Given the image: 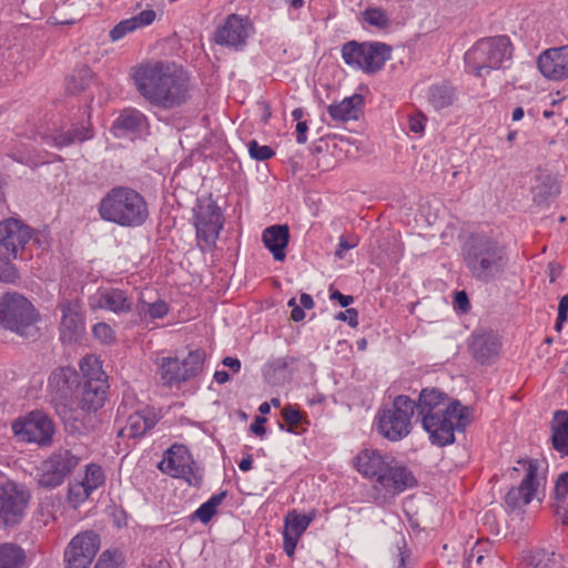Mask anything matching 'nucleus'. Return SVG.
Returning a JSON list of instances; mask_svg holds the SVG:
<instances>
[{"label":"nucleus","instance_id":"1","mask_svg":"<svg viewBox=\"0 0 568 568\" xmlns=\"http://www.w3.org/2000/svg\"><path fill=\"white\" fill-rule=\"evenodd\" d=\"M138 92L150 104L164 110L179 108L190 99V78L179 64L148 60L131 69Z\"/></svg>","mask_w":568,"mask_h":568},{"label":"nucleus","instance_id":"2","mask_svg":"<svg viewBox=\"0 0 568 568\" xmlns=\"http://www.w3.org/2000/svg\"><path fill=\"white\" fill-rule=\"evenodd\" d=\"M463 260L470 276L481 283L499 278L506 271V247L486 235H471L463 246Z\"/></svg>","mask_w":568,"mask_h":568},{"label":"nucleus","instance_id":"3","mask_svg":"<svg viewBox=\"0 0 568 568\" xmlns=\"http://www.w3.org/2000/svg\"><path fill=\"white\" fill-rule=\"evenodd\" d=\"M100 217L122 227H139L149 217L145 199L128 186H114L108 191L98 205Z\"/></svg>","mask_w":568,"mask_h":568},{"label":"nucleus","instance_id":"4","mask_svg":"<svg viewBox=\"0 0 568 568\" xmlns=\"http://www.w3.org/2000/svg\"><path fill=\"white\" fill-rule=\"evenodd\" d=\"M448 400L446 393L435 387H426L415 403L417 416L422 418L423 428L429 434L432 444L440 447L455 442V435L450 433V427L443 417L448 412Z\"/></svg>","mask_w":568,"mask_h":568},{"label":"nucleus","instance_id":"5","mask_svg":"<svg viewBox=\"0 0 568 568\" xmlns=\"http://www.w3.org/2000/svg\"><path fill=\"white\" fill-rule=\"evenodd\" d=\"M511 58V43L506 36L477 41L465 54L466 64L478 75L485 77L491 70L503 67Z\"/></svg>","mask_w":568,"mask_h":568},{"label":"nucleus","instance_id":"6","mask_svg":"<svg viewBox=\"0 0 568 568\" xmlns=\"http://www.w3.org/2000/svg\"><path fill=\"white\" fill-rule=\"evenodd\" d=\"M37 315L32 304L18 293L0 294V325L23 337L38 333Z\"/></svg>","mask_w":568,"mask_h":568},{"label":"nucleus","instance_id":"7","mask_svg":"<svg viewBox=\"0 0 568 568\" xmlns=\"http://www.w3.org/2000/svg\"><path fill=\"white\" fill-rule=\"evenodd\" d=\"M82 383H80L79 408L82 410H98L104 405L109 388L108 377L102 371L101 362L94 356H87L81 361Z\"/></svg>","mask_w":568,"mask_h":568},{"label":"nucleus","instance_id":"8","mask_svg":"<svg viewBox=\"0 0 568 568\" xmlns=\"http://www.w3.org/2000/svg\"><path fill=\"white\" fill-rule=\"evenodd\" d=\"M415 412V402L406 395L394 398L389 408L378 413V430L392 442L405 438L412 430L410 419Z\"/></svg>","mask_w":568,"mask_h":568},{"label":"nucleus","instance_id":"9","mask_svg":"<svg viewBox=\"0 0 568 568\" xmlns=\"http://www.w3.org/2000/svg\"><path fill=\"white\" fill-rule=\"evenodd\" d=\"M30 499V491L22 485L11 480L0 485V527H18L26 517Z\"/></svg>","mask_w":568,"mask_h":568},{"label":"nucleus","instance_id":"10","mask_svg":"<svg viewBox=\"0 0 568 568\" xmlns=\"http://www.w3.org/2000/svg\"><path fill=\"white\" fill-rule=\"evenodd\" d=\"M205 352L195 349L182 362L178 357H162L159 375L164 386L172 387L199 375L203 369Z\"/></svg>","mask_w":568,"mask_h":568},{"label":"nucleus","instance_id":"11","mask_svg":"<svg viewBox=\"0 0 568 568\" xmlns=\"http://www.w3.org/2000/svg\"><path fill=\"white\" fill-rule=\"evenodd\" d=\"M80 457L70 449L59 448L54 450L39 468L38 485L52 489L60 486L75 469Z\"/></svg>","mask_w":568,"mask_h":568},{"label":"nucleus","instance_id":"12","mask_svg":"<svg viewBox=\"0 0 568 568\" xmlns=\"http://www.w3.org/2000/svg\"><path fill=\"white\" fill-rule=\"evenodd\" d=\"M192 456L183 445H173L165 453L164 459L159 464V469L172 477L183 478L190 486L197 487L202 476L193 467Z\"/></svg>","mask_w":568,"mask_h":568},{"label":"nucleus","instance_id":"13","mask_svg":"<svg viewBox=\"0 0 568 568\" xmlns=\"http://www.w3.org/2000/svg\"><path fill=\"white\" fill-rule=\"evenodd\" d=\"M12 428L22 440L40 446L50 445L54 434L52 420L40 410L31 412L23 419L16 420Z\"/></svg>","mask_w":568,"mask_h":568},{"label":"nucleus","instance_id":"14","mask_svg":"<svg viewBox=\"0 0 568 568\" xmlns=\"http://www.w3.org/2000/svg\"><path fill=\"white\" fill-rule=\"evenodd\" d=\"M100 536L85 530L74 536L64 551V568H89L100 549Z\"/></svg>","mask_w":568,"mask_h":568},{"label":"nucleus","instance_id":"15","mask_svg":"<svg viewBox=\"0 0 568 568\" xmlns=\"http://www.w3.org/2000/svg\"><path fill=\"white\" fill-rule=\"evenodd\" d=\"M32 230L22 221L10 217L0 222V247L12 258L18 257L26 244L32 239Z\"/></svg>","mask_w":568,"mask_h":568},{"label":"nucleus","instance_id":"16","mask_svg":"<svg viewBox=\"0 0 568 568\" xmlns=\"http://www.w3.org/2000/svg\"><path fill=\"white\" fill-rule=\"evenodd\" d=\"M526 467V475L518 487H513L505 496V503L508 508L516 509L528 505L539 486L537 481L538 462L537 460H518Z\"/></svg>","mask_w":568,"mask_h":568},{"label":"nucleus","instance_id":"17","mask_svg":"<svg viewBox=\"0 0 568 568\" xmlns=\"http://www.w3.org/2000/svg\"><path fill=\"white\" fill-rule=\"evenodd\" d=\"M416 478L413 473L400 463L392 458L382 476H378L375 487L390 495L403 493L407 488L416 485Z\"/></svg>","mask_w":568,"mask_h":568},{"label":"nucleus","instance_id":"18","mask_svg":"<svg viewBox=\"0 0 568 568\" xmlns=\"http://www.w3.org/2000/svg\"><path fill=\"white\" fill-rule=\"evenodd\" d=\"M537 65L540 73L552 81L568 78V45L550 48L539 54Z\"/></svg>","mask_w":568,"mask_h":568},{"label":"nucleus","instance_id":"19","mask_svg":"<svg viewBox=\"0 0 568 568\" xmlns=\"http://www.w3.org/2000/svg\"><path fill=\"white\" fill-rule=\"evenodd\" d=\"M223 226L222 214L215 203L200 205L195 214L197 239L214 244Z\"/></svg>","mask_w":568,"mask_h":568},{"label":"nucleus","instance_id":"20","mask_svg":"<svg viewBox=\"0 0 568 568\" xmlns=\"http://www.w3.org/2000/svg\"><path fill=\"white\" fill-rule=\"evenodd\" d=\"M500 339L494 331L477 329L473 332L468 345L471 356L480 364L493 363L499 354Z\"/></svg>","mask_w":568,"mask_h":568},{"label":"nucleus","instance_id":"21","mask_svg":"<svg viewBox=\"0 0 568 568\" xmlns=\"http://www.w3.org/2000/svg\"><path fill=\"white\" fill-rule=\"evenodd\" d=\"M75 386H80V375L69 366L54 369L49 377V389L54 399L68 402Z\"/></svg>","mask_w":568,"mask_h":568},{"label":"nucleus","instance_id":"22","mask_svg":"<svg viewBox=\"0 0 568 568\" xmlns=\"http://www.w3.org/2000/svg\"><path fill=\"white\" fill-rule=\"evenodd\" d=\"M392 458L377 449L364 448L355 457L354 467L364 477L374 478L377 481Z\"/></svg>","mask_w":568,"mask_h":568},{"label":"nucleus","instance_id":"23","mask_svg":"<svg viewBox=\"0 0 568 568\" xmlns=\"http://www.w3.org/2000/svg\"><path fill=\"white\" fill-rule=\"evenodd\" d=\"M91 108L87 105L83 115L87 116L85 122H77L71 125L67 131H62L52 136L53 145L57 148L69 146L74 143H82L84 141L91 140L94 136V131L91 119Z\"/></svg>","mask_w":568,"mask_h":568},{"label":"nucleus","instance_id":"24","mask_svg":"<svg viewBox=\"0 0 568 568\" xmlns=\"http://www.w3.org/2000/svg\"><path fill=\"white\" fill-rule=\"evenodd\" d=\"M311 521V517L297 514L295 510L288 513L287 516L285 517L283 530V547L288 557L293 556L300 537L306 530Z\"/></svg>","mask_w":568,"mask_h":568},{"label":"nucleus","instance_id":"25","mask_svg":"<svg viewBox=\"0 0 568 568\" xmlns=\"http://www.w3.org/2000/svg\"><path fill=\"white\" fill-rule=\"evenodd\" d=\"M246 38L247 32L243 20L235 14L230 16L215 32V42L222 45H242Z\"/></svg>","mask_w":568,"mask_h":568},{"label":"nucleus","instance_id":"26","mask_svg":"<svg viewBox=\"0 0 568 568\" xmlns=\"http://www.w3.org/2000/svg\"><path fill=\"white\" fill-rule=\"evenodd\" d=\"M264 245L273 254L275 261H284L285 248L290 241V230L286 224L272 225L264 230L262 236Z\"/></svg>","mask_w":568,"mask_h":568},{"label":"nucleus","instance_id":"27","mask_svg":"<svg viewBox=\"0 0 568 568\" xmlns=\"http://www.w3.org/2000/svg\"><path fill=\"white\" fill-rule=\"evenodd\" d=\"M156 13L152 9L143 10L140 13L120 21L109 33L111 41L116 42L126 34L134 32L139 28L150 26L155 20Z\"/></svg>","mask_w":568,"mask_h":568},{"label":"nucleus","instance_id":"28","mask_svg":"<svg viewBox=\"0 0 568 568\" xmlns=\"http://www.w3.org/2000/svg\"><path fill=\"white\" fill-rule=\"evenodd\" d=\"M364 65L366 73H376L390 59L392 47L383 42H364Z\"/></svg>","mask_w":568,"mask_h":568},{"label":"nucleus","instance_id":"29","mask_svg":"<svg viewBox=\"0 0 568 568\" xmlns=\"http://www.w3.org/2000/svg\"><path fill=\"white\" fill-rule=\"evenodd\" d=\"M158 422L159 417L153 408L145 407L138 410L130 415L128 419L126 429L129 432V436L133 438L142 437L151 430Z\"/></svg>","mask_w":568,"mask_h":568},{"label":"nucleus","instance_id":"30","mask_svg":"<svg viewBox=\"0 0 568 568\" xmlns=\"http://www.w3.org/2000/svg\"><path fill=\"white\" fill-rule=\"evenodd\" d=\"M363 97L353 94L345 98L342 102L331 104L327 109L328 114L337 121L357 120L362 111Z\"/></svg>","mask_w":568,"mask_h":568},{"label":"nucleus","instance_id":"31","mask_svg":"<svg viewBox=\"0 0 568 568\" xmlns=\"http://www.w3.org/2000/svg\"><path fill=\"white\" fill-rule=\"evenodd\" d=\"M551 444L562 456H568V412L559 410L551 422Z\"/></svg>","mask_w":568,"mask_h":568},{"label":"nucleus","instance_id":"32","mask_svg":"<svg viewBox=\"0 0 568 568\" xmlns=\"http://www.w3.org/2000/svg\"><path fill=\"white\" fill-rule=\"evenodd\" d=\"M98 306L114 313H128L132 310V301L128 297L125 292L112 288L100 294Z\"/></svg>","mask_w":568,"mask_h":568},{"label":"nucleus","instance_id":"33","mask_svg":"<svg viewBox=\"0 0 568 568\" xmlns=\"http://www.w3.org/2000/svg\"><path fill=\"white\" fill-rule=\"evenodd\" d=\"M27 561L24 549L14 542L0 545V568H23Z\"/></svg>","mask_w":568,"mask_h":568},{"label":"nucleus","instance_id":"34","mask_svg":"<svg viewBox=\"0 0 568 568\" xmlns=\"http://www.w3.org/2000/svg\"><path fill=\"white\" fill-rule=\"evenodd\" d=\"M448 412L443 417L447 420L450 427V433L455 435V430H463L467 425L470 424V409L467 406H462L458 400H454L447 406Z\"/></svg>","mask_w":568,"mask_h":568},{"label":"nucleus","instance_id":"35","mask_svg":"<svg viewBox=\"0 0 568 568\" xmlns=\"http://www.w3.org/2000/svg\"><path fill=\"white\" fill-rule=\"evenodd\" d=\"M525 568H565L562 557L554 551L538 549L526 558Z\"/></svg>","mask_w":568,"mask_h":568},{"label":"nucleus","instance_id":"36","mask_svg":"<svg viewBox=\"0 0 568 568\" xmlns=\"http://www.w3.org/2000/svg\"><path fill=\"white\" fill-rule=\"evenodd\" d=\"M146 116L136 109H124L114 121V129L123 132H138L146 123Z\"/></svg>","mask_w":568,"mask_h":568},{"label":"nucleus","instance_id":"37","mask_svg":"<svg viewBox=\"0 0 568 568\" xmlns=\"http://www.w3.org/2000/svg\"><path fill=\"white\" fill-rule=\"evenodd\" d=\"M455 99V89L448 83L435 84L428 90V101L436 110L450 106Z\"/></svg>","mask_w":568,"mask_h":568},{"label":"nucleus","instance_id":"38","mask_svg":"<svg viewBox=\"0 0 568 568\" xmlns=\"http://www.w3.org/2000/svg\"><path fill=\"white\" fill-rule=\"evenodd\" d=\"M62 312L61 327L63 329V338H67L65 334L69 332L68 338L71 341L74 336L79 335L83 328L82 316L77 311V306L72 304L64 306Z\"/></svg>","mask_w":568,"mask_h":568},{"label":"nucleus","instance_id":"39","mask_svg":"<svg viewBox=\"0 0 568 568\" xmlns=\"http://www.w3.org/2000/svg\"><path fill=\"white\" fill-rule=\"evenodd\" d=\"M57 412L60 415L65 430L70 434H80L85 428L84 426V412L80 408L72 409L69 408L65 404H62L61 406L57 407Z\"/></svg>","mask_w":568,"mask_h":568},{"label":"nucleus","instance_id":"40","mask_svg":"<svg viewBox=\"0 0 568 568\" xmlns=\"http://www.w3.org/2000/svg\"><path fill=\"white\" fill-rule=\"evenodd\" d=\"M364 52V42L348 41L342 47V58L345 63L365 72Z\"/></svg>","mask_w":568,"mask_h":568},{"label":"nucleus","instance_id":"41","mask_svg":"<svg viewBox=\"0 0 568 568\" xmlns=\"http://www.w3.org/2000/svg\"><path fill=\"white\" fill-rule=\"evenodd\" d=\"M559 193V185L551 179L538 183L532 189L534 202L538 205L547 204Z\"/></svg>","mask_w":568,"mask_h":568},{"label":"nucleus","instance_id":"42","mask_svg":"<svg viewBox=\"0 0 568 568\" xmlns=\"http://www.w3.org/2000/svg\"><path fill=\"white\" fill-rule=\"evenodd\" d=\"M282 418L287 425L286 430L288 433L301 434L305 430L303 427H301L305 420V417L292 405H287L282 409Z\"/></svg>","mask_w":568,"mask_h":568},{"label":"nucleus","instance_id":"43","mask_svg":"<svg viewBox=\"0 0 568 568\" xmlns=\"http://www.w3.org/2000/svg\"><path fill=\"white\" fill-rule=\"evenodd\" d=\"M363 20L368 24L379 29L385 30L390 26V19L387 12L382 8H367L362 13Z\"/></svg>","mask_w":568,"mask_h":568},{"label":"nucleus","instance_id":"44","mask_svg":"<svg viewBox=\"0 0 568 568\" xmlns=\"http://www.w3.org/2000/svg\"><path fill=\"white\" fill-rule=\"evenodd\" d=\"M82 481L88 487V489H90L91 491L95 490L104 483V474L102 468L95 464L88 465L85 476L82 479Z\"/></svg>","mask_w":568,"mask_h":568},{"label":"nucleus","instance_id":"45","mask_svg":"<svg viewBox=\"0 0 568 568\" xmlns=\"http://www.w3.org/2000/svg\"><path fill=\"white\" fill-rule=\"evenodd\" d=\"M10 257L0 255V282L14 283L19 278V272L10 262Z\"/></svg>","mask_w":568,"mask_h":568},{"label":"nucleus","instance_id":"46","mask_svg":"<svg viewBox=\"0 0 568 568\" xmlns=\"http://www.w3.org/2000/svg\"><path fill=\"white\" fill-rule=\"evenodd\" d=\"M250 156L257 161H266L275 155V152L268 145H260L255 140L247 144Z\"/></svg>","mask_w":568,"mask_h":568},{"label":"nucleus","instance_id":"47","mask_svg":"<svg viewBox=\"0 0 568 568\" xmlns=\"http://www.w3.org/2000/svg\"><path fill=\"white\" fill-rule=\"evenodd\" d=\"M92 491L88 489V487L84 485V483L77 481L75 484H71L69 487V500L74 504H80L87 500Z\"/></svg>","mask_w":568,"mask_h":568},{"label":"nucleus","instance_id":"48","mask_svg":"<svg viewBox=\"0 0 568 568\" xmlns=\"http://www.w3.org/2000/svg\"><path fill=\"white\" fill-rule=\"evenodd\" d=\"M92 333L93 336L103 344H111L115 339V333L113 328L104 322L95 324L92 328Z\"/></svg>","mask_w":568,"mask_h":568},{"label":"nucleus","instance_id":"49","mask_svg":"<svg viewBox=\"0 0 568 568\" xmlns=\"http://www.w3.org/2000/svg\"><path fill=\"white\" fill-rule=\"evenodd\" d=\"M141 311L146 312L152 318H162L168 314L169 306L164 301L158 300L153 303H143Z\"/></svg>","mask_w":568,"mask_h":568},{"label":"nucleus","instance_id":"50","mask_svg":"<svg viewBox=\"0 0 568 568\" xmlns=\"http://www.w3.org/2000/svg\"><path fill=\"white\" fill-rule=\"evenodd\" d=\"M293 363H295V358L290 356L273 359L265 368V377L271 381V372L274 374L276 372H284ZM271 382L275 383L274 381Z\"/></svg>","mask_w":568,"mask_h":568},{"label":"nucleus","instance_id":"51","mask_svg":"<svg viewBox=\"0 0 568 568\" xmlns=\"http://www.w3.org/2000/svg\"><path fill=\"white\" fill-rule=\"evenodd\" d=\"M555 497L558 503L565 501L568 497V471L559 475L555 484Z\"/></svg>","mask_w":568,"mask_h":568},{"label":"nucleus","instance_id":"52","mask_svg":"<svg viewBox=\"0 0 568 568\" xmlns=\"http://www.w3.org/2000/svg\"><path fill=\"white\" fill-rule=\"evenodd\" d=\"M215 514L216 510L205 501L194 511L192 519H199L201 523L207 524Z\"/></svg>","mask_w":568,"mask_h":568},{"label":"nucleus","instance_id":"53","mask_svg":"<svg viewBox=\"0 0 568 568\" xmlns=\"http://www.w3.org/2000/svg\"><path fill=\"white\" fill-rule=\"evenodd\" d=\"M567 313H568V295H564L558 305V316L555 324V329L557 332L561 331L562 324L567 321Z\"/></svg>","mask_w":568,"mask_h":568},{"label":"nucleus","instance_id":"54","mask_svg":"<svg viewBox=\"0 0 568 568\" xmlns=\"http://www.w3.org/2000/svg\"><path fill=\"white\" fill-rule=\"evenodd\" d=\"M93 568H120L109 550L103 551Z\"/></svg>","mask_w":568,"mask_h":568},{"label":"nucleus","instance_id":"55","mask_svg":"<svg viewBox=\"0 0 568 568\" xmlns=\"http://www.w3.org/2000/svg\"><path fill=\"white\" fill-rule=\"evenodd\" d=\"M358 312L355 308H347L344 312H338L335 318L338 321L347 322L349 326L356 327L358 325Z\"/></svg>","mask_w":568,"mask_h":568},{"label":"nucleus","instance_id":"56","mask_svg":"<svg viewBox=\"0 0 568 568\" xmlns=\"http://www.w3.org/2000/svg\"><path fill=\"white\" fill-rule=\"evenodd\" d=\"M454 306L463 313H466L470 310V302L465 291H458L455 293Z\"/></svg>","mask_w":568,"mask_h":568},{"label":"nucleus","instance_id":"57","mask_svg":"<svg viewBox=\"0 0 568 568\" xmlns=\"http://www.w3.org/2000/svg\"><path fill=\"white\" fill-rule=\"evenodd\" d=\"M425 116L419 114L416 116H410L409 119V129L415 133H422L425 129Z\"/></svg>","mask_w":568,"mask_h":568},{"label":"nucleus","instance_id":"58","mask_svg":"<svg viewBox=\"0 0 568 568\" xmlns=\"http://www.w3.org/2000/svg\"><path fill=\"white\" fill-rule=\"evenodd\" d=\"M331 300L337 301L342 307H347L354 302V297L351 295H344L339 291L335 290L331 293Z\"/></svg>","mask_w":568,"mask_h":568},{"label":"nucleus","instance_id":"59","mask_svg":"<svg viewBox=\"0 0 568 568\" xmlns=\"http://www.w3.org/2000/svg\"><path fill=\"white\" fill-rule=\"evenodd\" d=\"M265 422V417L257 416L255 422L250 426L251 432L257 436H263L266 433V428L264 427Z\"/></svg>","mask_w":568,"mask_h":568},{"label":"nucleus","instance_id":"60","mask_svg":"<svg viewBox=\"0 0 568 568\" xmlns=\"http://www.w3.org/2000/svg\"><path fill=\"white\" fill-rule=\"evenodd\" d=\"M307 123L305 121H298L296 124V141L300 144H304L307 141Z\"/></svg>","mask_w":568,"mask_h":568},{"label":"nucleus","instance_id":"61","mask_svg":"<svg viewBox=\"0 0 568 568\" xmlns=\"http://www.w3.org/2000/svg\"><path fill=\"white\" fill-rule=\"evenodd\" d=\"M73 82H75V78L74 75H72L70 78V81L67 85V90L72 93V94H77V93H80L81 91H83L85 89V83L83 82V80H81L80 84H72Z\"/></svg>","mask_w":568,"mask_h":568},{"label":"nucleus","instance_id":"62","mask_svg":"<svg viewBox=\"0 0 568 568\" xmlns=\"http://www.w3.org/2000/svg\"><path fill=\"white\" fill-rule=\"evenodd\" d=\"M227 495V491L226 490H223L216 495H213L209 500L207 503L215 509L217 510V507L222 504V501L225 499Z\"/></svg>","mask_w":568,"mask_h":568},{"label":"nucleus","instance_id":"63","mask_svg":"<svg viewBox=\"0 0 568 568\" xmlns=\"http://www.w3.org/2000/svg\"><path fill=\"white\" fill-rule=\"evenodd\" d=\"M222 364L230 369H232L234 373L239 372L241 369V362L237 358L234 357H225L222 361Z\"/></svg>","mask_w":568,"mask_h":568},{"label":"nucleus","instance_id":"64","mask_svg":"<svg viewBox=\"0 0 568 568\" xmlns=\"http://www.w3.org/2000/svg\"><path fill=\"white\" fill-rule=\"evenodd\" d=\"M300 302L303 308L311 310L314 307V301L312 296L307 293L301 294Z\"/></svg>","mask_w":568,"mask_h":568}]
</instances>
